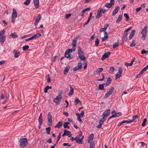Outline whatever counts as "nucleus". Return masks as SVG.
Instances as JSON below:
<instances>
[{"label": "nucleus", "mask_w": 148, "mask_h": 148, "mask_svg": "<svg viewBox=\"0 0 148 148\" xmlns=\"http://www.w3.org/2000/svg\"><path fill=\"white\" fill-rule=\"evenodd\" d=\"M78 54L79 57L81 60H84L86 59V57L83 51H82L81 49L79 46H78Z\"/></svg>", "instance_id": "f257e3e1"}, {"label": "nucleus", "mask_w": 148, "mask_h": 148, "mask_svg": "<svg viewBox=\"0 0 148 148\" xmlns=\"http://www.w3.org/2000/svg\"><path fill=\"white\" fill-rule=\"evenodd\" d=\"M19 141L20 143V146L21 148L24 147L28 144L27 140L26 138H23L20 139Z\"/></svg>", "instance_id": "f03ea898"}, {"label": "nucleus", "mask_w": 148, "mask_h": 148, "mask_svg": "<svg viewBox=\"0 0 148 148\" xmlns=\"http://www.w3.org/2000/svg\"><path fill=\"white\" fill-rule=\"evenodd\" d=\"M5 32L4 29L0 32V41L1 44L3 43L5 40V36L4 34Z\"/></svg>", "instance_id": "7ed1b4c3"}, {"label": "nucleus", "mask_w": 148, "mask_h": 148, "mask_svg": "<svg viewBox=\"0 0 148 148\" xmlns=\"http://www.w3.org/2000/svg\"><path fill=\"white\" fill-rule=\"evenodd\" d=\"M17 13L16 10L14 8H13L11 17V21L12 23H14L15 22L16 18L17 16Z\"/></svg>", "instance_id": "20e7f679"}, {"label": "nucleus", "mask_w": 148, "mask_h": 148, "mask_svg": "<svg viewBox=\"0 0 148 148\" xmlns=\"http://www.w3.org/2000/svg\"><path fill=\"white\" fill-rule=\"evenodd\" d=\"M147 28L146 26L144 27L142 29L141 33L142 34V38L143 40H145V37L146 36Z\"/></svg>", "instance_id": "39448f33"}, {"label": "nucleus", "mask_w": 148, "mask_h": 148, "mask_svg": "<svg viewBox=\"0 0 148 148\" xmlns=\"http://www.w3.org/2000/svg\"><path fill=\"white\" fill-rule=\"evenodd\" d=\"M114 0H110V3H107L105 4V6L108 8H110L114 5Z\"/></svg>", "instance_id": "423d86ee"}, {"label": "nucleus", "mask_w": 148, "mask_h": 148, "mask_svg": "<svg viewBox=\"0 0 148 148\" xmlns=\"http://www.w3.org/2000/svg\"><path fill=\"white\" fill-rule=\"evenodd\" d=\"M66 135L68 136L69 137H70L71 136L72 134L70 131H68L66 130H65L64 131V133L62 135V136H64Z\"/></svg>", "instance_id": "0eeeda50"}, {"label": "nucleus", "mask_w": 148, "mask_h": 148, "mask_svg": "<svg viewBox=\"0 0 148 148\" xmlns=\"http://www.w3.org/2000/svg\"><path fill=\"white\" fill-rule=\"evenodd\" d=\"M121 113L120 112L118 113L115 112L111 116H110L108 119V121L110 119H111L115 117H118L121 115Z\"/></svg>", "instance_id": "6e6552de"}, {"label": "nucleus", "mask_w": 148, "mask_h": 148, "mask_svg": "<svg viewBox=\"0 0 148 148\" xmlns=\"http://www.w3.org/2000/svg\"><path fill=\"white\" fill-rule=\"evenodd\" d=\"M62 99V97L61 95H59L57 96L56 98L54 99L53 101L57 103L60 102Z\"/></svg>", "instance_id": "1a4fd4ad"}, {"label": "nucleus", "mask_w": 148, "mask_h": 148, "mask_svg": "<svg viewBox=\"0 0 148 148\" xmlns=\"http://www.w3.org/2000/svg\"><path fill=\"white\" fill-rule=\"evenodd\" d=\"M84 138V136H82L81 138L80 139L79 137H78V136H77L75 138V140L76 141L77 143H78L79 144H82V141L83 140Z\"/></svg>", "instance_id": "9d476101"}, {"label": "nucleus", "mask_w": 148, "mask_h": 148, "mask_svg": "<svg viewBox=\"0 0 148 148\" xmlns=\"http://www.w3.org/2000/svg\"><path fill=\"white\" fill-rule=\"evenodd\" d=\"M82 68V63H78V66H76L73 68V71H76L81 69Z\"/></svg>", "instance_id": "9b49d317"}, {"label": "nucleus", "mask_w": 148, "mask_h": 148, "mask_svg": "<svg viewBox=\"0 0 148 148\" xmlns=\"http://www.w3.org/2000/svg\"><path fill=\"white\" fill-rule=\"evenodd\" d=\"M47 120L48 122L51 123L50 124H49V126H50L52 122V117L51 113L50 112H48V114Z\"/></svg>", "instance_id": "f8f14e48"}, {"label": "nucleus", "mask_w": 148, "mask_h": 148, "mask_svg": "<svg viewBox=\"0 0 148 148\" xmlns=\"http://www.w3.org/2000/svg\"><path fill=\"white\" fill-rule=\"evenodd\" d=\"M119 9V6L115 7L114 10L113 11L112 15L113 16L115 15L118 12Z\"/></svg>", "instance_id": "ddd939ff"}, {"label": "nucleus", "mask_w": 148, "mask_h": 148, "mask_svg": "<svg viewBox=\"0 0 148 148\" xmlns=\"http://www.w3.org/2000/svg\"><path fill=\"white\" fill-rule=\"evenodd\" d=\"M110 112V109H108L104 111L103 114V115H104V116L106 117L108 116Z\"/></svg>", "instance_id": "4468645a"}, {"label": "nucleus", "mask_w": 148, "mask_h": 148, "mask_svg": "<svg viewBox=\"0 0 148 148\" xmlns=\"http://www.w3.org/2000/svg\"><path fill=\"white\" fill-rule=\"evenodd\" d=\"M104 36L101 38L102 41L105 40L108 38V33L107 32H105L104 33Z\"/></svg>", "instance_id": "2eb2a0df"}, {"label": "nucleus", "mask_w": 148, "mask_h": 148, "mask_svg": "<svg viewBox=\"0 0 148 148\" xmlns=\"http://www.w3.org/2000/svg\"><path fill=\"white\" fill-rule=\"evenodd\" d=\"M123 15L122 14H119L118 18H117L116 23H119L120 21L121 20L122 18Z\"/></svg>", "instance_id": "dca6fc26"}, {"label": "nucleus", "mask_w": 148, "mask_h": 148, "mask_svg": "<svg viewBox=\"0 0 148 148\" xmlns=\"http://www.w3.org/2000/svg\"><path fill=\"white\" fill-rule=\"evenodd\" d=\"M13 53L14 54V58H17L19 56L20 52H18L16 50L14 49L13 51Z\"/></svg>", "instance_id": "f3484780"}, {"label": "nucleus", "mask_w": 148, "mask_h": 148, "mask_svg": "<svg viewBox=\"0 0 148 148\" xmlns=\"http://www.w3.org/2000/svg\"><path fill=\"white\" fill-rule=\"evenodd\" d=\"M77 41V38H74L72 41L71 44L72 45L73 47L74 48H75L76 46V44Z\"/></svg>", "instance_id": "a211bd4d"}, {"label": "nucleus", "mask_w": 148, "mask_h": 148, "mask_svg": "<svg viewBox=\"0 0 148 148\" xmlns=\"http://www.w3.org/2000/svg\"><path fill=\"white\" fill-rule=\"evenodd\" d=\"M69 86L71 89V90L69 92L68 95L69 96H71L73 93V88H72V86L71 85H69Z\"/></svg>", "instance_id": "6ab92c4d"}, {"label": "nucleus", "mask_w": 148, "mask_h": 148, "mask_svg": "<svg viewBox=\"0 0 148 148\" xmlns=\"http://www.w3.org/2000/svg\"><path fill=\"white\" fill-rule=\"evenodd\" d=\"M34 4L35 7L36 8H38L39 6V0H34Z\"/></svg>", "instance_id": "aec40b11"}, {"label": "nucleus", "mask_w": 148, "mask_h": 148, "mask_svg": "<svg viewBox=\"0 0 148 148\" xmlns=\"http://www.w3.org/2000/svg\"><path fill=\"white\" fill-rule=\"evenodd\" d=\"M64 56L65 57L69 59V60H71L73 58L72 56L70 55L69 53H66V52H65L64 54Z\"/></svg>", "instance_id": "412c9836"}, {"label": "nucleus", "mask_w": 148, "mask_h": 148, "mask_svg": "<svg viewBox=\"0 0 148 148\" xmlns=\"http://www.w3.org/2000/svg\"><path fill=\"white\" fill-rule=\"evenodd\" d=\"M94 137V134L92 133L90 134L88 138V142H92V140H93Z\"/></svg>", "instance_id": "4be33fe9"}, {"label": "nucleus", "mask_w": 148, "mask_h": 148, "mask_svg": "<svg viewBox=\"0 0 148 148\" xmlns=\"http://www.w3.org/2000/svg\"><path fill=\"white\" fill-rule=\"evenodd\" d=\"M102 14L101 11L99 9L97 11V15L96 16V18L97 19H98L99 17L101 16Z\"/></svg>", "instance_id": "5701e85b"}, {"label": "nucleus", "mask_w": 148, "mask_h": 148, "mask_svg": "<svg viewBox=\"0 0 148 148\" xmlns=\"http://www.w3.org/2000/svg\"><path fill=\"white\" fill-rule=\"evenodd\" d=\"M70 67L69 66H66L65 68V70H64V74H66L69 71Z\"/></svg>", "instance_id": "b1692460"}, {"label": "nucleus", "mask_w": 148, "mask_h": 148, "mask_svg": "<svg viewBox=\"0 0 148 148\" xmlns=\"http://www.w3.org/2000/svg\"><path fill=\"white\" fill-rule=\"evenodd\" d=\"M10 36L12 37V38H17L18 36L16 33L15 32H14L11 34L10 35Z\"/></svg>", "instance_id": "393cba45"}, {"label": "nucleus", "mask_w": 148, "mask_h": 148, "mask_svg": "<svg viewBox=\"0 0 148 148\" xmlns=\"http://www.w3.org/2000/svg\"><path fill=\"white\" fill-rule=\"evenodd\" d=\"M75 50V48H74L72 47L71 49H68L65 52H66V53L69 54L70 53H71L73 51H74Z\"/></svg>", "instance_id": "a878e982"}, {"label": "nucleus", "mask_w": 148, "mask_h": 148, "mask_svg": "<svg viewBox=\"0 0 148 148\" xmlns=\"http://www.w3.org/2000/svg\"><path fill=\"white\" fill-rule=\"evenodd\" d=\"M41 35V34H40L39 33H36V34H35L33 36H33V39H36V38H39Z\"/></svg>", "instance_id": "bb28decb"}, {"label": "nucleus", "mask_w": 148, "mask_h": 148, "mask_svg": "<svg viewBox=\"0 0 148 148\" xmlns=\"http://www.w3.org/2000/svg\"><path fill=\"white\" fill-rule=\"evenodd\" d=\"M63 123L62 121L61 122H59L56 125L55 127V128H60V127L61 126Z\"/></svg>", "instance_id": "cd10ccee"}, {"label": "nucleus", "mask_w": 148, "mask_h": 148, "mask_svg": "<svg viewBox=\"0 0 148 148\" xmlns=\"http://www.w3.org/2000/svg\"><path fill=\"white\" fill-rule=\"evenodd\" d=\"M114 88L112 86L111 87L110 89L107 92L109 93L111 95L112 92H114Z\"/></svg>", "instance_id": "c85d7f7f"}, {"label": "nucleus", "mask_w": 148, "mask_h": 148, "mask_svg": "<svg viewBox=\"0 0 148 148\" xmlns=\"http://www.w3.org/2000/svg\"><path fill=\"white\" fill-rule=\"evenodd\" d=\"M46 79L47 82L49 83L51 82V77L49 74L47 75L46 76Z\"/></svg>", "instance_id": "c756f323"}, {"label": "nucleus", "mask_w": 148, "mask_h": 148, "mask_svg": "<svg viewBox=\"0 0 148 148\" xmlns=\"http://www.w3.org/2000/svg\"><path fill=\"white\" fill-rule=\"evenodd\" d=\"M88 143H90L89 148H94L95 143L93 141L88 142Z\"/></svg>", "instance_id": "7c9ffc66"}, {"label": "nucleus", "mask_w": 148, "mask_h": 148, "mask_svg": "<svg viewBox=\"0 0 148 148\" xmlns=\"http://www.w3.org/2000/svg\"><path fill=\"white\" fill-rule=\"evenodd\" d=\"M104 84H99V89L101 90H103L104 89Z\"/></svg>", "instance_id": "2f4dec72"}, {"label": "nucleus", "mask_w": 148, "mask_h": 148, "mask_svg": "<svg viewBox=\"0 0 148 148\" xmlns=\"http://www.w3.org/2000/svg\"><path fill=\"white\" fill-rule=\"evenodd\" d=\"M124 15L125 17V20L127 21L129 20V16L127 13H125L124 14Z\"/></svg>", "instance_id": "473e14b6"}, {"label": "nucleus", "mask_w": 148, "mask_h": 148, "mask_svg": "<svg viewBox=\"0 0 148 148\" xmlns=\"http://www.w3.org/2000/svg\"><path fill=\"white\" fill-rule=\"evenodd\" d=\"M114 69L113 66H111L110 68L109 71V73L110 74H112L114 73Z\"/></svg>", "instance_id": "72a5a7b5"}, {"label": "nucleus", "mask_w": 148, "mask_h": 148, "mask_svg": "<svg viewBox=\"0 0 148 148\" xmlns=\"http://www.w3.org/2000/svg\"><path fill=\"white\" fill-rule=\"evenodd\" d=\"M43 118L42 117H39L38 122L39 124V126L41 125L42 123Z\"/></svg>", "instance_id": "f704fd0d"}, {"label": "nucleus", "mask_w": 148, "mask_h": 148, "mask_svg": "<svg viewBox=\"0 0 148 148\" xmlns=\"http://www.w3.org/2000/svg\"><path fill=\"white\" fill-rule=\"evenodd\" d=\"M136 121L132 120H130L129 121L128 120H125L123 121V123H130L133 122H135Z\"/></svg>", "instance_id": "c9c22d12"}, {"label": "nucleus", "mask_w": 148, "mask_h": 148, "mask_svg": "<svg viewBox=\"0 0 148 148\" xmlns=\"http://www.w3.org/2000/svg\"><path fill=\"white\" fill-rule=\"evenodd\" d=\"M112 80L110 78V77L108 78L107 79V82H106V85H108L110 84Z\"/></svg>", "instance_id": "e433bc0d"}, {"label": "nucleus", "mask_w": 148, "mask_h": 148, "mask_svg": "<svg viewBox=\"0 0 148 148\" xmlns=\"http://www.w3.org/2000/svg\"><path fill=\"white\" fill-rule=\"evenodd\" d=\"M74 102L75 104L76 105L79 102H80V101L78 98H75Z\"/></svg>", "instance_id": "4c0bfd02"}, {"label": "nucleus", "mask_w": 148, "mask_h": 148, "mask_svg": "<svg viewBox=\"0 0 148 148\" xmlns=\"http://www.w3.org/2000/svg\"><path fill=\"white\" fill-rule=\"evenodd\" d=\"M148 67V66H146V67H145V68H143L142 70L140 71V73H143L145 72V71H146V70L148 69L147 68V67Z\"/></svg>", "instance_id": "58836bf2"}, {"label": "nucleus", "mask_w": 148, "mask_h": 148, "mask_svg": "<svg viewBox=\"0 0 148 148\" xmlns=\"http://www.w3.org/2000/svg\"><path fill=\"white\" fill-rule=\"evenodd\" d=\"M51 129V127H48L46 128L47 133L48 134H50V130Z\"/></svg>", "instance_id": "ea45409f"}, {"label": "nucleus", "mask_w": 148, "mask_h": 148, "mask_svg": "<svg viewBox=\"0 0 148 148\" xmlns=\"http://www.w3.org/2000/svg\"><path fill=\"white\" fill-rule=\"evenodd\" d=\"M110 53L109 52H108L107 53H105L103 55V56L105 57L106 58H108V56L110 55Z\"/></svg>", "instance_id": "a19ab883"}, {"label": "nucleus", "mask_w": 148, "mask_h": 148, "mask_svg": "<svg viewBox=\"0 0 148 148\" xmlns=\"http://www.w3.org/2000/svg\"><path fill=\"white\" fill-rule=\"evenodd\" d=\"M119 44V42H115L113 45V47L114 48H116L118 46Z\"/></svg>", "instance_id": "79ce46f5"}, {"label": "nucleus", "mask_w": 148, "mask_h": 148, "mask_svg": "<svg viewBox=\"0 0 148 148\" xmlns=\"http://www.w3.org/2000/svg\"><path fill=\"white\" fill-rule=\"evenodd\" d=\"M147 121V120L146 118H145V119H144L143 121V123H142V124H141V125L142 126H145L146 125V123Z\"/></svg>", "instance_id": "37998d69"}, {"label": "nucleus", "mask_w": 148, "mask_h": 148, "mask_svg": "<svg viewBox=\"0 0 148 148\" xmlns=\"http://www.w3.org/2000/svg\"><path fill=\"white\" fill-rule=\"evenodd\" d=\"M69 124V123L68 122H65L64 123L63 126L64 128H67V126Z\"/></svg>", "instance_id": "c03bdc74"}, {"label": "nucleus", "mask_w": 148, "mask_h": 148, "mask_svg": "<svg viewBox=\"0 0 148 148\" xmlns=\"http://www.w3.org/2000/svg\"><path fill=\"white\" fill-rule=\"evenodd\" d=\"M29 48V46L27 45H25L23 47L22 49L23 51H25Z\"/></svg>", "instance_id": "a18cd8bd"}, {"label": "nucleus", "mask_w": 148, "mask_h": 148, "mask_svg": "<svg viewBox=\"0 0 148 148\" xmlns=\"http://www.w3.org/2000/svg\"><path fill=\"white\" fill-rule=\"evenodd\" d=\"M99 44V40L98 38H96V40L95 42V45L96 46H98Z\"/></svg>", "instance_id": "49530a36"}, {"label": "nucleus", "mask_w": 148, "mask_h": 148, "mask_svg": "<svg viewBox=\"0 0 148 148\" xmlns=\"http://www.w3.org/2000/svg\"><path fill=\"white\" fill-rule=\"evenodd\" d=\"M30 0H26L24 3L26 5H28L30 3Z\"/></svg>", "instance_id": "de8ad7c7"}, {"label": "nucleus", "mask_w": 148, "mask_h": 148, "mask_svg": "<svg viewBox=\"0 0 148 148\" xmlns=\"http://www.w3.org/2000/svg\"><path fill=\"white\" fill-rule=\"evenodd\" d=\"M111 94L109 93L108 92H107L105 95V96H104L103 97V99H105L107 98Z\"/></svg>", "instance_id": "09e8293b"}, {"label": "nucleus", "mask_w": 148, "mask_h": 148, "mask_svg": "<svg viewBox=\"0 0 148 148\" xmlns=\"http://www.w3.org/2000/svg\"><path fill=\"white\" fill-rule=\"evenodd\" d=\"M41 18V16L40 14H39L37 16L36 18V19L37 21H39Z\"/></svg>", "instance_id": "8fccbe9b"}, {"label": "nucleus", "mask_w": 148, "mask_h": 148, "mask_svg": "<svg viewBox=\"0 0 148 148\" xmlns=\"http://www.w3.org/2000/svg\"><path fill=\"white\" fill-rule=\"evenodd\" d=\"M122 69L121 68V67H119V68L118 71V72L117 73L119 74H121V75L122 74Z\"/></svg>", "instance_id": "3c124183"}, {"label": "nucleus", "mask_w": 148, "mask_h": 148, "mask_svg": "<svg viewBox=\"0 0 148 148\" xmlns=\"http://www.w3.org/2000/svg\"><path fill=\"white\" fill-rule=\"evenodd\" d=\"M122 69L121 68V67H119V68L118 71V72L117 73L119 74H121V75L122 74Z\"/></svg>", "instance_id": "603ef678"}, {"label": "nucleus", "mask_w": 148, "mask_h": 148, "mask_svg": "<svg viewBox=\"0 0 148 148\" xmlns=\"http://www.w3.org/2000/svg\"><path fill=\"white\" fill-rule=\"evenodd\" d=\"M102 77V78L97 79V81H103L104 79V76L103 74H101Z\"/></svg>", "instance_id": "864d4df0"}, {"label": "nucleus", "mask_w": 148, "mask_h": 148, "mask_svg": "<svg viewBox=\"0 0 148 148\" xmlns=\"http://www.w3.org/2000/svg\"><path fill=\"white\" fill-rule=\"evenodd\" d=\"M135 45V43L134 40H132L131 44H130V46L131 47H132L134 46Z\"/></svg>", "instance_id": "5fc2aeb1"}, {"label": "nucleus", "mask_w": 148, "mask_h": 148, "mask_svg": "<svg viewBox=\"0 0 148 148\" xmlns=\"http://www.w3.org/2000/svg\"><path fill=\"white\" fill-rule=\"evenodd\" d=\"M115 75L116 79H117V78H119L121 76V75L117 73Z\"/></svg>", "instance_id": "6e6d98bb"}, {"label": "nucleus", "mask_w": 148, "mask_h": 148, "mask_svg": "<svg viewBox=\"0 0 148 148\" xmlns=\"http://www.w3.org/2000/svg\"><path fill=\"white\" fill-rule=\"evenodd\" d=\"M63 145L64 146H68V147H71V145L69 143H63Z\"/></svg>", "instance_id": "4d7b16f0"}, {"label": "nucleus", "mask_w": 148, "mask_h": 148, "mask_svg": "<svg viewBox=\"0 0 148 148\" xmlns=\"http://www.w3.org/2000/svg\"><path fill=\"white\" fill-rule=\"evenodd\" d=\"M135 32L136 31L135 30H132L131 31L130 35L132 36H133L135 34Z\"/></svg>", "instance_id": "13d9d810"}, {"label": "nucleus", "mask_w": 148, "mask_h": 148, "mask_svg": "<svg viewBox=\"0 0 148 148\" xmlns=\"http://www.w3.org/2000/svg\"><path fill=\"white\" fill-rule=\"evenodd\" d=\"M148 53V51L145 49L141 51V53L142 54H147Z\"/></svg>", "instance_id": "bf43d9fd"}, {"label": "nucleus", "mask_w": 148, "mask_h": 148, "mask_svg": "<svg viewBox=\"0 0 148 148\" xmlns=\"http://www.w3.org/2000/svg\"><path fill=\"white\" fill-rule=\"evenodd\" d=\"M97 70L98 71V73L100 74V73L103 71V69L102 68H99Z\"/></svg>", "instance_id": "052dcab7"}, {"label": "nucleus", "mask_w": 148, "mask_h": 148, "mask_svg": "<svg viewBox=\"0 0 148 148\" xmlns=\"http://www.w3.org/2000/svg\"><path fill=\"white\" fill-rule=\"evenodd\" d=\"M125 65L127 66H131L132 65L130 63H129L127 62L125 63Z\"/></svg>", "instance_id": "680f3d73"}, {"label": "nucleus", "mask_w": 148, "mask_h": 148, "mask_svg": "<svg viewBox=\"0 0 148 148\" xmlns=\"http://www.w3.org/2000/svg\"><path fill=\"white\" fill-rule=\"evenodd\" d=\"M71 15V14H66L65 15V18L66 19H68Z\"/></svg>", "instance_id": "e2e57ef3"}, {"label": "nucleus", "mask_w": 148, "mask_h": 148, "mask_svg": "<svg viewBox=\"0 0 148 148\" xmlns=\"http://www.w3.org/2000/svg\"><path fill=\"white\" fill-rule=\"evenodd\" d=\"M49 89L48 86H45L44 89V92L45 93H47V92L48 90Z\"/></svg>", "instance_id": "0e129e2a"}, {"label": "nucleus", "mask_w": 148, "mask_h": 148, "mask_svg": "<svg viewBox=\"0 0 148 148\" xmlns=\"http://www.w3.org/2000/svg\"><path fill=\"white\" fill-rule=\"evenodd\" d=\"M106 30L105 29V28H102L100 29L99 31L101 32H103L104 33L105 32H106Z\"/></svg>", "instance_id": "69168bd1"}, {"label": "nucleus", "mask_w": 148, "mask_h": 148, "mask_svg": "<svg viewBox=\"0 0 148 148\" xmlns=\"http://www.w3.org/2000/svg\"><path fill=\"white\" fill-rule=\"evenodd\" d=\"M95 34H93L90 38V40L92 41V39L94 38L95 37Z\"/></svg>", "instance_id": "338daca9"}, {"label": "nucleus", "mask_w": 148, "mask_h": 148, "mask_svg": "<svg viewBox=\"0 0 148 148\" xmlns=\"http://www.w3.org/2000/svg\"><path fill=\"white\" fill-rule=\"evenodd\" d=\"M137 118H138L137 115H136L132 117V118L133 119V120H132L135 121V120L136 119H137Z\"/></svg>", "instance_id": "774afa93"}]
</instances>
